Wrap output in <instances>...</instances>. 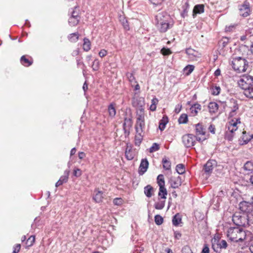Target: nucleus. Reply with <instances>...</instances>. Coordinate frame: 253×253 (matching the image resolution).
Listing matches in <instances>:
<instances>
[{
	"instance_id": "64",
	"label": "nucleus",
	"mask_w": 253,
	"mask_h": 253,
	"mask_svg": "<svg viewBox=\"0 0 253 253\" xmlns=\"http://www.w3.org/2000/svg\"><path fill=\"white\" fill-rule=\"evenodd\" d=\"M79 159H83L85 156V154L83 152H80L78 154Z\"/></svg>"
},
{
	"instance_id": "43",
	"label": "nucleus",
	"mask_w": 253,
	"mask_h": 253,
	"mask_svg": "<svg viewBox=\"0 0 253 253\" xmlns=\"http://www.w3.org/2000/svg\"><path fill=\"white\" fill-rule=\"evenodd\" d=\"M212 248L215 252L217 253H221V249L220 248V247L219 246L218 243H212Z\"/></svg>"
},
{
	"instance_id": "53",
	"label": "nucleus",
	"mask_w": 253,
	"mask_h": 253,
	"mask_svg": "<svg viewBox=\"0 0 253 253\" xmlns=\"http://www.w3.org/2000/svg\"><path fill=\"white\" fill-rule=\"evenodd\" d=\"M149 166V162L146 159H143V174L146 171Z\"/></svg>"
},
{
	"instance_id": "42",
	"label": "nucleus",
	"mask_w": 253,
	"mask_h": 253,
	"mask_svg": "<svg viewBox=\"0 0 253 253\" xmlns=\"http://www.w3.org/2000/svg\"><path fill=\"white\" fill-rule=\"evenodd\" d=\"M125 156L127 160H131L133 158V154L130 149H128L127 148L125 152Z\"/></svg>"
},
{
	"instance_id": "18",
	"label": "nucleus",
	"mask_w": 253,
	"mask_h": 253,
	"mask_svg": "<svg viewBox=\"0 0 253 253\" xmlns=\"http://www.w3.org/2000/svg\"><path fill=\"white\" fill-rule=\"evenodd\" d=\"M144 190V194L147 197L150 198L154 195L155 189L150 185H147L145 186Z\"/></svg>"
},
{
	"instance_id": "26",
	"label": "nucleus",
	"mask_w": 253,
	"mask_h": 253,
	"mask_svg": "<svg viewBox=\"0 0 253 253\" xmlns=\"http://www.w3.org/2000/svg\"><path fill=\"white\" fill-rule=\"evenodd\" d=\"M115 105L114 103H111L108 107L109 114L111 117H114L116 114Z\"/></svg>"
},
{
	"instance_id": "8",
	"label": "nucleus",
	"mask_w": 253,
	"mask_h": 253,
	"mask_svg": "<svg viewBox=\"0 0 253 253\" xmlns=\"http://www.w3.org/2000/svg\"><path fill=\"white\" fill-rule=\"evenodd\" d=\"M250 5L249 2L245 1L239 5V14L243 17H246L251 14Z\"/></svg>"
},
{
	"instance_id": "5",
	"label": "nucleus",
	"mask_w": 253,
	"mask_h": 253,
	"mask_svg": "<svg viewBox=\"0 0 253 253\" xmlns=\"http://www.w3.org/2000/svg\"><path fill=\"white\" fill-rule=\"evenodd\" d=\"M249 218V215H245L244 214L241 215L240 213H235L232 216V221L238 226L246 227L250 224Z\"/></svg>"
},
{
	"instance_id": "4",
	"label": "nucleus",
	"mask_w": 253,
	"mask_h": 253,
	"mask_svg": "<svg viewBox=\"0 0 253 253\" xmlns=\"http://www.w3.org/2000/svg\"><path fill=\"white\" fill-rule=\"evenodd\" d=\"M132 105L136 110L137 120H142V100L139 94L135 92L132 100Z\"/></svg>"
},
{
	"instance_id": "14",
	"label": "nucleus",
	"mask_w": 253,
	"mask_h": 253,
	"mask_svg": "<svg viewBox=\"0 0 253 253\" xmlns=\"http://www.w3.org/2000/svg\"><path fill=\"white\" fill-rule=\"evenodd\" d=\"M104 196L103 191L99 190L98 189H95L94 191L92 199L95 203H100L102 202Z\"/></svg>"
},
{
	"instance_id": "52",
	"label": "nucleus",
	"mask_w": 253,
	"mask_h": 253,
	"mask_svg": "<svg viewBox=\"0 0 253 253\" xmlns=\"http://www.w3.org/2000/svg\"><path fill=\"white\" fill-rule=\"evenodd\" d=\"M218 244H219V245L220 247V248L221 249H226V248L227 247V246H228L226 241L225 240H222L219 242H218Z\"/></svg>"
},
{
	"instance_id": "17",
	"label": "nucleus",
	"mask_w": 253,
	"mask_h": 253,
	"mask_svg": "<svg viewBox=\"0 0 253 253\" xmlns=\"http://www.w3.org/2000/svg\"><path fill=\"white\" fill-rule=\"evenodd\" d=\"M204 12V5L203 4L196 5L193 10V17L195 18L197 14H201Z\"/></svg>"
},
{
	"instance_id": "21",
	"label": "nucleus",
	"mask_w": 253,
	"mask_h": 253,
	"mask_svg": "<svg viewBox=\"0 0 253 253\" xmlns=\"http://www.w3.org/2000/svg\"><path fill=\"white\" fill-rule=\"evenodd\" d=\"M243 169L248 174L253 172V163L251 161H247L244 164Z\"/></svg>"
},
{
	"instance_id": "15",
	"label": "nucleus",
	"mask_w": 253,
	"mask_h": 253,
	"mask_svg": "<svg viewBox=\"0 0 253 253\" xmlns=\"http://www.w3.org/2000/svg\"><path fill=\"white\" fill-rule=\"evenodd\" d=\"M171 187L173 188H177L181 184V179L180 176L172 177L169 180Z\"/></svg>"
},
{
	"instance_id": "1",
	"label": "nucleus",
	"mask_w": 253,
	"mask_h": 253,
	"mask_svg": "<svg viewBox=\"0 0 253 253\" xmlns=\"http://www.w3.org/2000/svg\"><path fill=\"white\" fill-rule=\"evenodd\" d=\"M156 25L161 32H166L168 29L171 28V17L169 14L165 11L158 13L155 16Z\"/></svg>"
},
{
	"instance_id": "55",
	"label": "nucleus",
	"mask_w": 253,
	"mask_h": 253,
	"mask_svg": "<svg viewBox=\"0 0 253 253\" xmlns=\"http://www.w3.org/2000/svg\"><path fill=\"white\" fill-rule=\"evenodd\" d=\"M210 249L207 244H205L203 250L202 251V253H209Z\"/></svg>"
},
{
	"instance_id": "57",
	"label": "nucleus",
	"mask_w": 253,
	"mask_h": 253,
	"mask_svg": "<svg viewBox=\"0 0 253 253\" xmlns=\"http://www.w3.org/2000/svg\"><path fill=\"white\" fill-rule=\"evenodd\" d=\"M21 248V245L19 244H16L15 246L14 247V250L13 251V253H18Z\"/></svg>"
},
{
	"instance_id": "36",
	"label": "nucleus",
	"mask_w": 253,
	"mask_h": 253,
	"mask_svg": "<svg viewBox=\"0 0 253 253\" xmlns=\"http://www.w3.org/2000/svg\"><path fill=\"white\" fill-rule=\"evenodd\" d=\"M188 122V116L186 114H182L178 119L179 124H186Z\"/></svg>"
},
{
	"instance_id": "47",
	"label": "nucleus",
	"mask_w": 253,
	"mask_h": 253,
	"mask_svg": "<svg viewBox=\"0 0 253 253\" xmlns=\"http://www.w3.org/2000/svg\"><path fill=\"white\" fill-rule=\"evenodd\" d=\"M93 70L97 71L99 68V61L98 59H95L92 65Z\"/></svg>"
},
{
	"instance_id": "2",
	"label": "nucleus",
	"mask_w": 253,
	"mask_h": 253,
	"mask_svg": "<svg viewBox=\"0 0 253 253\" xmlns=\"http://www.w3.org/2000/svg\"><path fill=\"white\" fill-rule=\"evenodd\" d=\"M227 236L233 242L243 241L245 237V233L242 229L237 227L230 228L227 231Z\"/></svg>"
},
{
	"instance_id": "19",
	"label": "nucleus",
	"mask_w": 253,
	"mask_h": 253,
	"mask_svg": "<svg viewBox=\"0 0 253 253\" xmlns=\"http://www.w3.org/2000/svg\"><path fill=\"white\" fill-rule=\"evenodd\" d=\"M242 133L243 143H241L242 145L247 144L253 138V134H249L245 131H244Z\"/></svg>"
},
{
	"instance_id": "10",
	"label": "nucleus",
	"mask_w": 253,
	"mask_h": 253,
	"mask_svg": "<svg viewBox=\"0 0 253 253\" xmlns=\"http://www.w3.org/2000/svg\"><path fill=\"white\" fill-rule=\"evenodd\" d=\"M195 132H196V138L198 141H202L206 139V138L203 139L199 137V135H204L206 134V129L203 126L201 123H198L195 125Z\"/></svg>"
},
{
	"instance_id": "7",
	"label": "nucleus",
	"mask_w": 253,
	"mask_h": 253,
	"mask_svg": "<svg viewBox=\"0 0 253 253\" xmlns=\"http://www.w3.org/2000/svg\"><path fill=\"white\" fill-rule=\"evenodd\" d=\"M239 209L244 215H249L250 218L251 216H253V203H251L246 201L241 202L239 204Z\"/></svg>"
},
{
	"instance_id": "34",
	"label": "nucleus",
	"mask_w": 253,
	"mask_h": 253,
	"mask_svg": "<svg viewBox=\"0 0 253 253\" xmlns=\"http://www.w3.org/2000/svg\"><path fill=\"white\" fill-rule=\"evenodd\" d=\"M176 170L178 174H182L185 172L184 165L182 164H178L176 166Z\"/></svg>"
},
{
	"instance_id": "40",
	"label": "nucleus",
	"mask_w": 253,
	"mask_h": 253,
	"mask_svg": "<svg viewBox=\"0 0 253 253\" xmlns=\"http://www.w3.org/2000/svg\"><path fill=\"white\" fill-rule=\"evenodd\" d=\"M154 219L155 223L158 225H161L164 221L163 218L159 214L156 215Z\"/></svg>"
},
{
	"instance_id": "58",
	"label": "nucleus",
	"mask_w": 253,
	"mask_h": 253,
	"mask_svg": "<svg viewBox=\"0 0 253 253\" xmlns=\"http://www.w3.org/2000/svg\"><path fill=\"white\" fill-rule=\"evenodd\" d=\"M122 24L126 30H127L129 29L128 22L126 20L124 19L122 21Z\"/></svg>"
},
{
	"instance_id": "61",
	"label": "nucleus",
	"mask_w": 253,
	"mask_h": 253,
	"mask_svg": "<svg viewBox=\"0 0 253 253\" xmlns=\"http://www.w3.org/2000/svg\"><path fill=\"white\" fill-rule=\"evenodd\" d=\"M71 16L75 17H80V16H79V12L75 10H73V11H72Z\"/></svg>"
},
{
	"instance_id": "63",
	"label": "nucleus",
	"mask_w": 253,
	"mask_h": 253,
	"mask_svg": "<svg viewBox=\"0 0 253 253\" xmlns=\"http://www.w3.org/2000/svg\"><path fill=\"white\" fill-rule=\"evenodd\" d=\"M253 87V83H252V84H248L247 85V86H246V85H245V86H244H244H242V87H241V88L243 90H246V89H249V88H251V87Z\"/></svg>"
},
{
	"instance_id": "9",
	"label": "nucleus",
	"mask_w": 253,
	"mask_h": 253,
	"mask_svg": "<svg viewBox=\"0 0 253 253\" xmlns=\"http://www.w3.org/2000/svg\"><path fill=\"white\" fill-rule=\"evenodd\" d=\"M196 136L192 134H187L182 137V142L185 147H191L195 145Z\"/></svg>"
},
{
	"instance_id": "29",
	"label": "nucleus",
	"mask_w": 253,
	"mask_h": 253,
	"mask_svg": "<svg viewBox=\"0 0 253 253\" xmlns=\"http://www.w3.org/2000/svg\"><path fill=\"white\" fill-rule=\"evenodd\" d=\"M162 163L163 164V168L166 170H169L171 168V163L166 157L164 158L162 160Z\"/></svg>"
},
{
	"instance_id": "44",
	"label": "nucleus",
	"mask_w": 253,
	"mask_h": 253,
	"mask_svg": "<svg viewBox=\"0 0 253 253\" xmlns=\"http://www.w3.org/2000/svg\"><path fill=\"white\" fill-rule=\"evenodd\" d=\"M211 94L213 95H217L220 93V87L219 86H213L211 88Z\"/></svg>"
},
{
	"instance_id": "16",
	"label": "nucleus",
	"mask_w": 253,
	"mask_h": 253,
	"mask_svg": "<svg viewBox=\"0 0 253 253\" xmlns=\"http://www.w3.org/2000/svg\"><path fill=\"white\" fill-rule=\"evenodd\" d=\"M132 126V121L130 118H126L124 120L123 124V128L125 131V134H129V129Z\"/></svg>"
},
{
	"instance_id": "24",
	"label": "nucleus",
	"mask_w": 253,
	"mask_h": 253,
	"mask_svg": "<svg viewBox=\"0 0 253 253\" xmlns=\"http://www.w3.org/2000/svg\"><path fill=\"white\" fill-rule=\"evenodd\" d=\"M201 110V106L198 103L193 104L190 108V111L193 116H195L197 114L198 110Z\"/></svg>"
},
{
	"instance_id": "31",
	"label": "nucleus",
	"mask_w": 253,
	"mask_h": 253,
	"mask_svg": "<svg viewBox=\"0 0 253 253\" xmlns=\"http://www.w3.org/2000/svg\"><path fill=\"white\" fill-rule=\"evenodd\" d=\"M83 49L86 51H88L90 49V42L87 38L84 39Z\"/></svg>"
},
{
	"instance_id": "62",
	"label": "nucleus",
	"mask_w": 253,
	"mask_h": 253,
	"mask_svg": "<svg viewBox=\"0 0 253 253\" xmlns=\"http://www.w3.org/2000/svg\"><path fill=\"white\" fill-rule=\"evenodd\" d=\"M107 54V51L105 49H102L99 52V55L101 57L105 56Z\"/></svg>"
},
{
	"instance_id": "51",
	"label": "nucleus",
	"mask_w": 253,
	"mask_h": 253,
	"mask_svg": "<svg viewBox=\"0 0 253 253\" xmlns=\"http://www.w3.org/2000/svg\"><path fill=\"white\" fill-rule=\"evenodd\" d=\"M123 200L121 198H116L113 200V204L115 205L120 206L123 204Z\"/></svg>"
},
{
	"instance_id": "59",
	"label": "nucleus",
	"mask_w": 253,
	"mask_h": 253,
	"mask_svg": "<svg viewBox=\"0 0 253 253\" xmlns=\"http://www.w3.org/2000/svg\"><path fill=\"white\" fill-rule=\"evenodd\" d=\"M208 129L209 130L212 134H214L215 133V126L212 124H211L209 128H208Z\"/></svg>"
},
{
	"instance_id": "41",
	"label": "nucleus",
	"mask_w": 253,
	"mask_h": 253,
	"mask_svg": "<svg viewBox=\"0 0 253 253\" xmlns=\"http://www.w3.org/2000/svg\"><path fill=\"white\" fill-rule=\"evenodd\" d=\"M194 69V66L193 65H188L184 68V71L185 72L187 75H189L192 72Z\"/></svg>"
},
{
	"instance_id": "6",
	"label": "nucleus",
	"mask_w": 253,
	"mask_h": 253,
	"mask_svg": "<svg viewBox=\"0 0 253 253\" xmlns=\"http://www.w3.org/2000/svg\"><path fill=\"white\" fill-rule=\"evenodd\" d=\"M136 135L134 138V143L136 146H139L142 141V120L139 118L135 125Z\"/></svg>"
},
{
	"instance_id": "32",
	"label": "nucleus",
	"mask_w": 253,
	"mask_h": 253,
	"mask_svg": "<svg viewBox=\"0 0 253 253\" xmlns=\"http://www.w3.org/2000/svg\"><path fill=\"white\" fill-rule=\"evenodd\" d=\"M243 93L247 97L253 99V86L244 90Z\"/></svg>"
},
{
	"instance_id": "35",
	"label": "nucleus",
	"mask_w": 253,
	"mask_h": 253,
	"mask_svg": "<svg viewBox=\"0 0 253 253\" xmlns=\"http://www.w3.org/2000/svg\"><path fill=\"white\" fill-rule=\"evenodd\" d=\"M69 40L72 42H76L79 39V34L78 32L72 33L68 36Z\"/></svg>"
},
{
	"instance_id": "28",
	"label": "nucleus",
	"mask_w": 253,
	"mask_h": 253,
	"mask_svg": "<svg viewBox=\"0 0 253 253\" xmlns=\"http://www.w3.org/2000/svg\"><path fill=\"white\" fill-rule=\"evenodd\" d=\"M210 112L211 113H215L218 108V105L214 102H210L209 105Z\"/></svg>"
},
{
	"instance_id": "27",
	"label": "nucleus",
	"mask_w": 253,
	"mask_h": 253,
	"mask_svg": "<svg viewBox=\"0 0 253 253\" xmlns=\"http://www.w3.org/2000/svg\"><path fill=\"white\" fill-rule=\"evenodd\" d=\"M181 221V218L179 213H177L173 216L172 222L174 226H178Z\"/></svg>"
},
{
	"instance_id": "50",
	"label": "nucleus",
	"mask_w": 253,
	"mask_h": 253,
	"mask_svg": "<svg viewBox=\"0 0 253 253\" xmlns=\"http://www.w3.org/2000/svg\"><path fill=\"white\" fill-rule=\"evenodd\" d=\"M161 53L164 55H169L171 54V52L169 48L163 47L161 50Z\"/></svg>"
},
{
	"instance_id": "39",
	"label": "nucleus",
	"mask_w": 253,
	"mask_h": 253,
	"mask_svg": "<svg viewBox=\"0 0 253 253\" xmlns=\"http://www.w3.org/2000/svg\"><path fill=\"white\" fill-rule=\"evenodd\" d=\"M237 122H233L231 123L228 126L229 131L234 134V131L237 129Z\"/></svg>"
},
{
	"instance_id": "54",
	"label": "nucleus",
	"mask_w": 253,
	"mask_h": 253,
	"mask_svg": "<svg viewBox=\"0 0 253 253\" xmlns=\"http://www.w3.org/2000/svg\"><path fill=\"white\" fill-rule=\"evenodd\" d=\"M73 175L76 177H79L82 175V171L79 169H76L74 170Z\"/></svg>"
},
{
	"instance_id": "46",
	"label": "nucleus",
	"mask_w": 253,
	"mask_h": 253,
	"mask_svg": "<svg viewBox=\"0 0 253 253\" xmlns=\"http://www.w3.org/2000/svg\"><path fill=\"white\" fill-rule=\"evenodd\" d=\"M160 149L159 145L157 143H154L149 149V152L152 153Z\"/></svg>"
},
{
	"instance_id": "20",
	"label": "nucleus",
	"mask_w": 253,
	"mask_h": 253,
	"mask_svg": "<svg viewBox=\"0 0 253 253\" xmlns=\"http://www.w3.org/2000/svg\"><path fill=\"white\" fill-rule=\"evenodd\" d=\"M168 194L167 190L164 186H159V191L158 196L160 197L159 200L164 199L167 198L166 196Z\"/></svg>"
},
{
	"instance_id": "48",
	"label": "nucleus",
	"mask_w": 253,
	"mask_h": 253,
	"mask_svg": "<svg viewBox=\"0 0 253 253\" xmlns=\"http://www.w3.org/2000/svg\"><path fill=\"white\" fill-rule=\"evenodd\" d=\"M77 66L81 68V69L83 70V74L84 75L85 71L86 66L84 65V64L83 62L80 61L79 60H77Z\"/></svg>"
},
{
	"instance_id": "11",
	"label": "nucleus",
	"mask_w": 253,
	"mask_h": 253,
	"mask_svg": "<svg viewBox=\"0 0 253 253\" xmlns=\"http://www.w3.org/2000/svg\"><path fill=\"white\" fill-rule=\"evenodd\" d=\"M229 108L230 109L229 117H233L237 114V111L239 109L237 101L234 99H230Z\"/></svg>"
},
{
	"instance_id": "23",
	"label": "nucleus",
	"mask_w": 253,
	"mask_h": 253,
	"mask_svg": "<svg viewBox=\"0 0 253 253\" xmlns=\"http://www.w3.org/2000/svg\"><path fill=\"white\" fill-rule=\"evenodd\" d=\"M27 55H23L20 58V62L23 66L25 67H29L33 63L32 60H29L26 58Z\"/></svg>"
},
{
	"instance_id": "25",
	"label": "nucleus",
	"mask_w": 253,
	"mask_h": 253,
	"mask_svg": "<svg viewBox=\"0 0 253 253\" xmlns=\"http://www.w3.org/2000/svg\"><path fill=\"white\" fill-rule=\"evenodd\" d=\"M80 20V17H75L70 16L68 20L69 24L71 26H75L77 25Z\"/></svg>"
},
{
	"instance_id": "60",
	"label": "nucleus",
	"mask_w": 253,
	"mask_h": 253,
	"mask_svg": "<svg viewBox=\"0 0 253 253\" xmlns=\"http://www.w3.org/2000/svg\"><path fill=\"white\" fill-rule=\"evenodd\" d=\"M58 181H60L62 184L66 183L68 181V179L66 176H61Z\"/></svg>"
},
{
	"instance_id": "13",
	"label": "nucleus",
	"mask_w": 253,
	"mask_h": 253,
	"mask_svg": "<svg viewBox=\"0 0 253 253\" xmlns=\"http://www.w3.org/2000/svg\"><path fill=\"white\" fill-rule=\"evenodd\" d=\"M252 83H253V77L249 75H244L238 81V84L240 87Z\"/></svg>"
},
{
	"instance_id": "30",
	"label": "nucleus",
	"mask_w": 253,
	"mask_h": 253,
	"mask_svg": "<svg viewBox=\"0 0 253 253\" xmlns=\"http://www.w3.org/2000/svg\"><path fill=\"white\" fill-rule=\"evenodd\" d=\"M159 200V202L156 203L154 205L155 208L157 210L163 209L165 205V200L163 199V200Z\"/></svg>"
},
{
	"instance_id": "33",
	"label": "nucleus",
	"mask_w": 253,
	"mask_h": 253,
	"mask_svg": "<svg viewBox=\"0 0 253 253\" xmlns=\"http://www.w3.org/2000/svg\"><path fill=\"white\" fill-rule=\"evenodd\" d=\"M157 180L159 186H164L165 185L164 176L163 174H159L157 176Z\"/></svg>"
},
{
	"instance_id": "49",
	"label": "nucleus",
	"mask_w": 253,
	"mask_h": 253,
	"mask_svg": "<svg viewBox=\"0 0 253 253\" xmlns=\"http://www.w3.org/2000/svg\"><path fill=\"white\" fill-rule=\"evenodd\" d=\"M234 136V133L229 131V132H226V133L225 134V137L226 139H227L228 141H231L233 140Z\"/></svg>"
},
{
	"instance_id": "37",
	"label": "nucleus",
	"mask_w": 253,
	"mask_h": 253,
	"mask_svg": "<svg viewBox=\"0 0 253 253\" xmlns=\"http://www.w3.org/2000/svg\"><path fill=\"white\" fill-rule=\"evenodd\" d=\"M183 10L182 12H181V15L183 18H185L188 16V12L189 9V4L188 3H185V4L183 6Z\"/></svg>"
},
{
	"instance_id": "38",
	"label": "nucleus",
	"mask_w": 253,
	"mask_h": 253,
	"mask_svg": "<svg viewBox=\"0 0 253 253\" xmlns=\"http://www.w3.org/2000/svg\"><path fill=\"white\" fill-rule=\"evenodd\" d=\"M158 102V99L155 97L151 100V105L150 106V110L152 111H154L156 109V105Z\"/></svg>"
},
{
	"instance_id": "22",
	"label": "nucleus",
	"mask_w": 253,
	"mask_h": 253,
	"mask_svg": "<svg viewBox=\"0 0 253 253\" xmlns=\"http://www.w3.org/2000/svg\"><path fill=\"white\" fill-rule=\"evenodd\" d=\"M168 122L169 119L167 116H164L160 121L159 127L161 131L164 130Z\"/></svg>"
},
{
	"instance_id": "3",
	"label": "nucleus",
	"mask_w": 253,
	"mask_h": 253,
	"mask_svg": "<svg viewBox=\"0 0 253 253\" xmlns=\"http://www.w3.org/2000/svg\"><path fill=\"white\" fill-rule=\"evenodd\" d=\"M232 65L235 71L238 73L244 72L248 67V62L244 58L238 57L233 59Z\"/></svg>"
},
{
	"instance_id": "56",
	"label": "nucleus",
	"mask_w": 253,
	"mask_h": 253,
	"mask_svg": "<svg viewBox=\"0 0 253 253\" xmlns=\"http://www.w3.org/2000/svg\"><path fill=\"white\" fill-rule=\"evenodd\" d=\"M154 5L161 4L164 0H149Z\"/></svg>"
},
{
	"instance_id": "12",
	"label": "nucleus",
	"mask_w": 253,
	"mask_h": 253,
	"mask_svg": "<svg viewBox=\"0 0 253 253\" xmlns=\"http://www.w3.org/2000/svg\"><path fill=\"white\" fill-rule=\"evenodd\" d=\"M216 164L217 163L215 160H209L204 166L203 170L205 172L206 174L210 175L214 167L216 166Z\"/></svg>"
},
{
	"instance_id": "45",
	"label": "nucleus",
	"mask_w": 253,
	"mask_h": 253,
	"mask_svg": "<svg viewBox=\"0 0 253 253\" xmlns=\"http://www.w3.org/2000/svg\"><path fill=\"white\" fill-rule=\"evenodd\" d=\"M35 238L34 236H31L26 241V245L28 247L32 246L35 242Z\"/></svg>"
}]
</instances>
